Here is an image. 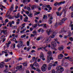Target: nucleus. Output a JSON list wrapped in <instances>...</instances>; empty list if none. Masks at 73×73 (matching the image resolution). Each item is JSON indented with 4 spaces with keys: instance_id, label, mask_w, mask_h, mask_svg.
Returning a JSON list of instances; mask_svg holds the SVG:
<instances>
[{
    "instance_id": "9b49d317",
    "label": "nucleus",
    "mask_w": 73,
    "mask_h": 73,
    "mask_svg": "<svg viewBox=\"0 0 73 73\" xmlns=\"http://www.w3.org/2000/svg\"><path fill=\"white\" fill-rule=\"evenodd\" d=\"M47 54L48 55V56H52L53 55V54H52V52L49 51H48L47 53Z\"/></svg>"
},
{
    "instance_id": "dca6fc26",
    "label": "nucleus",
    "mask_w": 73,
    "mask_h": 73,
    "mask_svg": "<svg viewBox=\"0 0 73 73\" xmlns=\"http://www.w3.org/2000/svg\"><path fill=\"white\" fill-rule=\"evenodd\" d=\"M58 50H63V49H64L63 46H61L58 47Z\"/></svg>"
},
{
    "instance_id": "20e7f679",
    "label": "nucleus",
    "mask_w": 73,
    "mask_h": 73,
    "mask_svg": "<svg viewBox=\"0 0 73 73\" xmlns=\"http://www.w3.org/2000/svg\"><path fill=\"white\" fill-rule=\"evenodd\" d=\"M66 18H63L62 21H60L58 23V24L59 25H61L63 23H64L65 21H66Z\"/></svg>"
},
{
    "instance_id": "864d4df0",
    "label": "nucleus",
    "mask_w": 73,
    "mask_h": 73,
    "mask_svg": "<svg viewBox=\"0 0 73 73\" xmlns=\"http://www.w3.org/2000/svg\"><path fill=\"white\" fill-rule=\"evenodd\" d=\"M26 13H27V15L29 14V12L28 11H26L25 12Z\"/></svg>"
},
{
    "instance_id": "de8ad7c7",
    "label": "nucleus",
    "mask_w": 73,
    "mask_h": 73,
    "mask_svg": "<svg viewBox=\"0 0 73 73\" xmlns=\"http://www.w3.org/2000/svg\"><path fill=\"white\" fill-rule=\"evenodd\" d=\"M6 45H7V48H9V44L8 43H6Z\"/></svg>"
},
{
    "instance_id": "b1692460",
    "label": "nucleus",
    "mask_w": 73,
    "mask_h": 73,
    "mask_svg": "<svg viewBox=\"0 0 73 73\" xmlns=\"http://www.w3.org/2000/svg\"><path fill=\"white\" fill-rule=\"evenodd\" d=\"M48 66L52 68V67L53 66V63H49L48 64Z\"/></svg>"
},
{
    "instance_id": "338daca9",
    "label": "nucleus",
    "mask_w": 73,
    "mask_h": 73,
    "mask_svg": "<svg viewBox=\"0 0 73 73\" xmlns=\"http://www.w3.org/2000/svg\"><path fill=\"white\" fill-rule=\"evenodd\" d=\"M49 18L50 20H52L53 19V17H52L50 16Z\"/></svg>"
},
{
    "instance_id": "052dcab7",
    "label": "nucleus",
    "mask_w": 73,
    "mask_h": 73,
    "mask_svg": "<svg viewBox=\"0 0 73 73\" xmlns=\"http://www.w3.org/2000/svg\"><path fill=\"white\" fill-rule=\"evenodd\" d=\"M69 60L70 61H72V58H69Z\"/></svg>"
},
{
    "instance_id": "ea45409f",
    "label": "nucleus",
    "mask_w": 73,
    "mask_h": 73,
    "mask_svg": "<svg viewBox=\"0 0 73 73\" xmlns=\"http://www.w3.org/2000/svg\"><path fill=\"white\" fill-rule=\"evenodd\" d=\"M51 67H49V66H48V70H50L51 69Z\"/></svg>"
},
{
    "instance_id": "680f3d73",
    "label": "nucleus",
    "mask_w": 73,
    "mask_h": 73,
    "mask_svg": "<svg viewBox=\"0 0 73 73\" xmlns=\"http://www.w3.org/2000/svg\"><path fill=\"white\" fill-rule=\"evenodd\" d=\"M70 25H71V27H73V25L72 24V22H70Z\"/></svg>"
},
{
    "instance_id": "13d9d810",
    "label": "nucleus",
    "mask_w": 73,
    "mask_h": 73,
    "mask_svg": "<svg viewBox=\"0 0 73 73\" xmlns=\"http://www.w3.org/2000/svg\"><path fill=\"white\" fill-rule=\"evenodd\" d=\"M30 31H33V28L31 27L30 28Z\"/></svg>"
},
{
    "instance_id": "bb28decb",
    "label": "nucleus",
    "mask_w": 73,
    "mask_h": 73,
    "mask_svg": "<svg viewBox=\"0 0 73 73\" xmlns=\"http://www.w3.org/2000/svg\"><path fill=\"white\" fill-rule=\"evenodd\" d=\"M21 2L23 3H26L27 1V0H21Z\"/></svg>"
},
{
    "instance_id": "4c0bfd02",
    "label": "nucleus",
    "mask_w": 73,
    "mask_h": 73,
    "mask_svg": "<svg viewBox=\"0 0 73 73\" xmlns=\"http://www.w3.org/2000/svg\"><path fill=\"white\" fill-rule=\"evenodd\" d=\"M1 39H3L4 38H5V36L4 35H2L1 37Z\"/></svg>"
},
{
    "instance_id": "bf43d9fd",
    "label": "nucleus",
    "mask_w": 73,
    "mask_h": 73,
    "mask_svg": "<svg viewBox=\"0 0 73 73\" xmlns=\"http://www.w3.org/2000/svg\"><path fill=\"white\" fill-rule=\"evenodd\" d=\"M30 37H35V35L31 34Z\"/></svg>"
},
{
    "instance_id": "c85d7f7f",
    "label": "nucleus",
    "mask_w": 73,
    "mask_h": 73,
    "mask_svg": "<svg viewBox=\"0 0 73 73\" xmlns=\"http://www.w3.org/2000/svg\"><path fill=\"white\" fill-rule=\"evenodd\" d=\"M23 66H27V63H24L23 64Z\"/></svg>"
},
{
    "instance_id": "a19ab883",
    "label": "nucleus",
    "mask_w": 73,
    "mask_h": 73,
    "mask_svg": "<svg viewBox=\"0 0 73 73\" xmlns=\"http://www.w3.org/2000/svg\"><path fill=\"white\" fill-rule=\"evenodd\" d=\"M43 49H44V50H45L46 52H48V50L46 49V48H45L44 47H43Z\"/></svg>"
},
{
    "instance_id": "6ab92c4d",
    "label": "nucleus",
    "mask_w": 73,
    "mask_h": 73,
    "mask_svg": "<svg viewBox=\"0 0 73 73\" xmlns=\"http://www.w3.org/2000/svg\"><path fill=\"white\" fill-rule=\"evenodd\" d=\"M37 7V6L36 5H34L33 6H32L31 7V9H32V10H33L35 8H36Z\"/></svg>"
},
{
    "instance_id": "393cba45",
    "label": "nucleus",
    "mask_w": 73,
    "mask_h": 73,
    "mask_svg": "<svg viewBox=\"0 0 73 73\" xmlns=\"http://www.w3.org/2000/svg\"><path fill=\"white\" fill-rule=\"evenodd\" d=\"M52 23V20L49 19L48 21V23L50 24H51Z\"/></svg>"
},
{
    "instance_id": "4be33fe9",
    "label": "nucleus",
    "mask_w": 73,
    "mask_h": 73,
    "mask_svg": "<svg viewBox=\"0 0 73 73\" xmlns=\"http://www.w3.org/2000/svg\"><path fill=\"white\" fill-rule=\"evenodd\" d=\"M33 14L32 13H30L28 15V16L30 17V18H31V17H33Z\"/></svg>"
},
{
    "instance_id": "5fc2aeb1",
    "label": "nucleus",
    "mask_w": 73,
    "mask_h": 73,
    "mask_svg": "<svg viewBox=\"0 0 73 73\" xmlns=\"http://www.w3.org/2000/svg\"><path fill=\"white\" fill-rule=\"evenodd\" d=\"M56 72L55 71V70H53L52 71V73H55Z\"/></svg>"
},
{
    "instance_id": "603ef678",
    "label": "nucleus",
    "mask_w": 73,
    "mask_h": 73,
    "mask_svg": "<svg viewBox=\"0 0 73 73\" xmlns=\"http://www.w3.org/2000/svg\"><path fill=\"white\" fill-rule=\"evenodd\" d=\"M40 38H41L40 37H38L37 39H36V40H38V41L39 40H40Z\"/></svg>"
},
{
    "instance_id": "f03ea898",
    "label": "nucleus",
    "mask_w": 73,
    "mask_h": 73,
    "mask_svg": "<svg viewBox=\"0 0 73 73\" xmlns=\"http://www.w3.org/2000/svg\"><path fill=\"white\" fill-rule=\"evenodd\" d=\"M41 70L43 72L46 71L47 69V65L46 64H44L41 67Z\"/></svg>"
},
{
    "instance_id": "5701e85b",
    "label": "nucleus",
    "mask_w": 73,
    "mask_h": 73,
    "mask_svg": "<svg viewBox=\"0 0 73 73\" xmlns=\"http://www.w3.org/2000/svg\"><path fill=\"white\" fill-rule=\"evenodd\" d=\"M52 31H51V29H50L49 31H47V33L48 36H49L50 35V32H51Z\"/></svg>"
},
{
    "instance_id": "9d476101",
    "label": "nucleus",
    "mask_w": 73,
    "mask_h": 73,
    "mask_svg": "<svg viewBox=\"0 0 73 73\" xmlns=\"http://www.w3.org/2000/svg\"><path fill=\"white\" fill-rule=\"evenodd\" d=\"M13 5H11V8L8 10V12H12V11L13 10Z\"/></svg>"
},
{
    "instance_id": "ddd939ff",
    "label": "nucleus",
    "mask_w": 73,
    "mask_h": 73,
    "mask_svg": "<svg viewBox=\"0 0 73 73\" xmlns=\"http://www.w3.org/2000/svg\"><path fill=\"white\" fill-rule=\"evenodd\" d=\"M4 63L3 62H2L0 64V68H3L4 67Z\"/></svg>"
},
{
    "instance_id": "412c9836",
    "label": "nucleus",
    "mask_w": 73,
    "mask_h": 73,
    "mask_svg": "<svg viewBox=\"0 0 73 73\" xmlns=\"http://www.w3.org/2000/svg\"><path fill=\"white\" fill-rule=\"evenodd\" d=\"M57 61H56L54 62V63L53 64L52 66H56V65H57Z\"/></svg>"
},
{
    "instance_id": "39448f33",
    "label": "nucleus",
    "mask_w": 73,
    "mask_h": 73,
    "mask_svg": "<svg viewBox=\"0 0 73 73\" xmlns=\"http://www.w3.org/2000/svg\"><path fill=\"white\" fill-rule=\"evenodd\" d=\"M19 42L21 43L20 44H17V46L18 47V48H21L23 46V42L22 41H20Z\"/></svg>"
},
{
    "instance_id": "a878e982",
    "label": "nucleus",
    "mask_w": 73,
    "mask_h": 73,
    "mask_svg": "<svg viewBox=\"0 0 73 73\" xmlns=\"http://www.w3.org/2000/svg\"><path fill=\"white\" fill-rule=\"evenodd\" d=\"M65 1H61L59 2V3L60 4V5H61V4H65Z\"/></svg>"
},
{
    "instance_id": "473e14b6",
    "label": "nucleus",
    "mask_w": 73,
    "mask_h": 73,
    "mask_svg": "<svg viewBox=\"0 0 73 73\" xmlns=\"http://www.w3.org/2000/svg\"><path fill=\"white\" fill-rule=\"evenodd\" d=\"M33 66H34V65L33 64H31L30 65V66L31 67V68L32 69H33V68H35L34 67H33Z\"/></svg>"
},
{
    "instance_id": "f257e3e1",
    "label": "nucleus",
    "mask_w": 73,
    "mask_h": 73,
    "mask_svg": "<svg viewBox=\"0 0 73 73\" xmlns=\"http://www.w3.org/2000/svg\"><path fill=\"white\" fill-rule=\"evenodd\" d=\"M57 69L58 70L56 71V73H62V72L64 70V68L60 66H57Z\"/></svg>"
},
{
    "instance_id": "e2e57ef3",
    "label": "nucleus",
    "mask_w": 73,
    "mask_h": 73,
    "mask_svg": "<svg viewBox=\"0 0 73 73\" xmlns=\"http://www.w3.org/2000/svg\"><path fill=\"white\" fill-rule=\"evenodd\" d=\"M61 7H60L59 8L58 10V11H60V10H61Z\"/></svg>"
},
{
    "instance_id": "6e6552de",
    "label": "nucleus",
    "mask_w": 73,
    "mask_h": 73,
    "mask_svg": "<svg viewBox=\"0 0 73 73\" xmlns=\"http://www.w3.org/2000/svg\"><path fill=\"white\" fill-rule=\"evenodd\" d=\"M33 68L34 70H35L37 72H38V73H40V72H41V70H40V68H36L35 67H33Z\"/></svg>"
},
{
    "instance_id": "7c9ffc66",
    "label": "nucleus",
    "mask_w": 73,
    "mask_h": 73,
    "mask_svg": "<svg viewBox=\"0 0 73 73\" xmlns=\"http://www.w3.org/2000/svg\"><path fill=\"white\" fill-rule=\"evenodd\" d=\"M26 36V35L24 34L23 35H22L21 36V38H24L25 37V36Z\"/></svg>"
},
{
    "instance_id": "cd10ccee",
    "label": "nucleus",
    "mask_w": 73,
    "mask_h": 73,
    "mask_svg": "<svg viewBox=\"0 0 73 73\" xmlns=\"http://www.w3.org/2000/svg\"><path fill=\"white\" fill-rule=\"evenodd\" d=\"M50 39L49 38H47L46 39V41L47 42H49V41H50Z\"/></svg>"
},
{
    "instance_id": "09e8293b",
    "label": "nucleus",
    "mask_w": 73,
    "mask_h": 73,
    "mask_svg": "<svg viewBox=\"0 0 73 73\" xmlns=\"http://www.w3.org/2000/svg\"><path fill=\"white\" fill-rule=\"evenodd\" d=\"M46 17H47V16H46L45 15H44L43 18L44 19H45L46 18Z\"/></svg>"
},
{
    "instance_id": "a211bd4d",
    "label": "nucleus",
    "mask_w": 73,
    "mask_h": 73,
    "mask_svg": "<svg viewBox=\"0 0 73 73\" xmlns=\"http://www.w3.org/2000/svg\"><path fill=\"white\" fill-rule=\"evenodd\" d=\"M63 11L64 12V14H66V11H67V10H66V7H64L63 9Z\"/></svg>"
},
{
    "instance_id": "f3484780",
    "label": "nucleus",
    "mask_w": 73,
    "mask_h": 73,
    "mask_svg": "<svg viewBox=\"0 0 73 73\" xmlns=\"http://www.w3.org/2000/svg\"><path fill=\"white\" fill-rule=\"evenodd\" d=\"M47 58H48L50 60H53V57H52V56H47Z\"/></svg>"
},
{
    "instance_id": "2eb2a0df",
    "label": "nucleus",
    "mask_w": 73,
    "mask_h": 73,
    "mask_svg": "<svg viewBox=\"0 0 73 73\" xmlns=\"http://www.w3.org/2000/svg\"><path fill=\"white\" fill-rule=\"evenodd\" d=\"M57 5H60V3L55 2V3L54 4V6H55V7L57 6Z\"/></svg>"
},
{
    "instance_id": "4468645a",
    "label": "nucleus",
    "mask_w": 73,
    "mask_h": 73,
    "mask_svg": "<svg viewBox=\"0 0 73 73\" xmlns=\"http://www.w3.org/2000/svg\"><path fill=\"white\" fill-rule=\"evenodd\" d=\"M66 32V31H65L64 28H63L62 29L61 31L59 32V33H65Z\"/></svg>"
},
{
    "instance_id": "1a4fd4ad",
    "label": "nucleus",
    "mask_w": 73,
    "mask_h": 73,
    "mask_svg": "<svg viewBox=\"0 0 73 73\" xmlns=\"http://www.w3.org/2000/svg\"><path fill=\"white\" fill-rule=\"evenodd\" d=\"M16 69H18L19 70H21L22 69V66L21 65L20 66H17L16 67Z\"/></svg>"
},
{
    "instance_id": "a18cd8bd",
    "label": "nucleus",
    "mask_w": 73,
    "mask_h": 73,
    "mask_svg": "<svg viewBox=\"0 0 73 73\" xmlns=\"http://www.w3.org/2000/svg\"><path fill=\"white\" fill-rule=\"evenodd\" d=\"M70 40L71 41H73V38L72 37H70Z\"/></svg>"
},
{
    "instance_id": "0eeeda50",
    "label": "nucleus",
    "mask_w": 73,
    "mask_h": 73,
    "mask_svg": "<svg viewBox=\"0 0 73 73\" xmlns=\"http://www.w3.org/2000/svg\"><path fill=\"white\" fill-rule=\"evenodd\" d=\"M33 65L36 67V68H37L39 67V64H38L37 63H36V62H35L33 64Z\"/></svg>"
},
{
    "instance_id": "58836bf2",
    "label": "nucleus",
    "mask_w": 73,
    "mask_h": 73,
    "mask_svg": "<svg viewBox=\"0 0 73 73\" xmlns=\"http://www.w3.org/2000/svg\"><path fill=\"white\" fill-rule=\"evenodd\" d=\"M27 9L28 10V11H29L31 10V8H30V7H27Z\"/></svg>"
},
{
    "instance_id": "7ed1b4c3",
    "label": "nucleus",
    "mask_w": 73,
    "mask_h": 73,
    "mask_svg": "<svg viewBox=\"0 0 73 73\" xmlns=\"http://www.w3.org/2000/svg\"><path fill=\"white\" fill-rule=\"evenodd\" d=\"M51 44V48L52 49H54L57 46L56 43L55 42H52Z\"/></svg>"
},
{
    "instance_id": "f8f14e48",
    "label": "nucleus",
    "mask_w": 73,
    "mask_h": 73,
    "mask_svg": "<svg viewBox=\"0 0 73 73\" xmlns=\"http://www.w3.org/2000/svg\"><path fill=\"white\" fill-rule=\"evenodd\" d=\"M63 55L62 54H60L58 56V59H62V58H63Z\"/></svg>"
},
{
    "instance_id": "0e129e2a",
    "label": "nucleus",
    "mask_w": 73,
    "mask_h": 73,
    "mask_svg": "<svg viewBox=\"0 0 73 73\" xmlns=\"http://www.w3.org/2000/svg\"><path fill=\"white\" fill-rule=\"evenodd\" d=\"M33 33H35V34H36V31H34L33 32Z\"/></svg>"
},
{
    "instance_id": "69168bd1",
    "label": "nucleus",
    "mask_w": 73,
    "mask_h": 73,
    "mask_svg": "<svg viewBox=\"0 0 73 73\" xmlns=\"http://www.w3.org/2000/svg\"><path fill=\"white\" fill-rule=\"evenodd\" d=\"M23 60V58L21 57H20L19 58V61H20V60Z\"/></svg>"
},
{
    "instance_id": "c9c22d12",
    "label": "nucleus",
    "mask_w": 73,
    "mask_h": 73,
    "mask_svg": "<svg viewBox=\"0 0 73 73\" xmlns=\"http://www.w3.org/2000/svg\"><path fill=\"white\" fill-rule=\"evenodd\" d=\"M0 7H2V8H5V9H6V8L5 7V6H4L1 5H0Z\"/></svg>"
},
{
    "instance_id": "f704fd0d",
    "label": "nucleus",
    "mask_w": 73,
    "mask_h": 73,
    "mask_svg": "<svg viewBox=\"0 0 73 73\" xmlns=\"http://www.w3.org/2000/svg\"><path fill=\"white\" fill-rule=\"evenodd\" d=\"M3 32L2 31L1 29H0V36H1L2 35V33Z\"/></svg>"
},
{
    "instance_id": "2f4dec72",
    "label": "nucleus",
    "mask_w": 73,
    "mask_h": 73,
    "mask_svg": "<svg viewBox=\"0 0 73 73\" xmlns=\"http://www.w3.org/2000/svg\"><path fill=\"white\" fill-rule=\"evenodd\" d=\"M3 72H5V73H7L8 72V70L7 69H6L3 71Z\"/></svg>"
},
{
    "instance_id": "3c124183",
    "label": "nucleus",
    "mask_w": 73,
    "mask_h": 73,
    "mask_svg": "<svg viewBox=\"0 0 73 73\" xmlns=\"http://www.w3.org/2000/svg\"><path fill=\"white\" fill-rule=\"evenodd\" d=\"M37 24H35L34 25V26L33 27L34 28H36L37 27Z\"/></svg>"
},
{
    "instance_id": "72a5a7b5",
    "label": "nucleus",
    "mask_w": 73,
    "mask_h": 73,
    "mask_svg": "<svg viewBox=\"0 0 73 73\" xmlns=\"http://www.w3.org/2000/svg\"><path fill=\"white\" fill-rule=\"evenodd\" d=\"M50 60H49V58H47V62L48 63H49L50 62Z\"/></svg>"
},
{
    "instance_id": "4d7b16f0",
    "label": "nucleus",
    "mask_w": 73,
    "mask_h": 73,
    "mask_svg": "<svg viewBox=\"0 0 73 73\" xmlns=\"http://www.w3.org/2000/svg\"><path fill=\"white\" fill-rule=\"evenodd\" d=\"M52 53L53 54H54V53H55V54H56V53H57V52H55V51H52Z\"/></svg>"
},
{
    "instance_id": "c756f323",
    "label": "nucleus",
    "mask_w": 73,
    "mask_h": 73,
    "mask_svg": "<svg viewBox=\"0 0 73 73\" xmlns=\"http://www.w3.org/2000/svg\"><path fill=\"white\" fill-rule=\"evenodd\" d=\"M11 60L10 59H5V62H8V61H9V60Z\"/></svg>"
},
{
    "instance_id": "79ce46f5",
    "label": "nucleus",
    "mask_w": 73,
    "mask_h": 73,
    "mask_svg": "<svg viewBox=\"0 0 73 73\" xmlns=\"http://www.w3.org/2000/svg\"><path fill=\"white\" fill-rule=\"evenodd\" d=\"M51 38H54V35H51Z\"/></svg>"
},
{
    "instance_id": "6e6d98bb",
    "label": "nucleus",
    "mask_w": 73,
    "mask_h": 73,
    "mask_svg": "<svg viewBox=\"0 0 73 73\" xmlns=\"http://www.w3.org/2000/svg\"><path fill=\"white\" fill-rule=\"evenodd\" d=\"M43 25H44L43 27H44L45 28H46V24H44Z\"/></svg>"
},
{
    "instance_id": "423d86ee",
    "label": "nucleus",
    "mask_w": 73,
    "mask_h": 73,
    "mask_svg": "<svg viewBox=\"0 0 73 73\" xmlns=\"http://www.w3.org/2000/svg\"><path fill=\"white\" fill-rule=\"evenodd\" d=\"M40 57L41 59H42L43 61H44L45 60V58H44V56L43 54H40Z\"/></svg>"
},
{
    "instance_id": "49530a36",
    "label": "nucleus",
    "mask_w": 73,
    "mask_h": 73,
    "mask_svg": "<svg viewBox=\"0 0 73 73\" xmlns=\"http://www.w3.org/2000/svg\"><path fill=\"white\" fill-rule=\"evenodd\" d=\"M24 31H25V30H23L22 31H21L20 33H23V32H24Z\"/></svg>"
},
{
    "instance_id": "aec40b11",
    "label": "nucleus",
    "mask_w": 73,
    "mask_h": 73,
    "mask_svg": "<svg viewBox=\"0 0 73 73\" xmlns=\"http://www.w3.org/2000/svg\"><path fill=\"white\" fill-rule=\"evenodd\" d=\"M7 31V30H5V31L3 30H2V32H3V33H4V35H7V33L6 32H6Z\"/></svg>"
},
{
    "instance_id": "8fccbe9b",
    "label": "nucleus",
    "mask_w": 73,
    "mask_h": 73,
    "mask_svg": "<svg viewBox=\"0 0 73 73\" xmlns=\"http://www.w3.org/2000/svg\"><path fill=\"white\" fill-rule=\"evenodd\" d=\"M46 6L47 8H49L50 7V5H46Z\"/></svg>"
},
{
    "instance_id": "e433bc0d",
    "label": "nucleus",
    "mask_w": 73,
    "mask_h": 73,
    "mask_svg": "<svg viewBox=\"0 0 73 73\" xmlns=\"http://www.w3.org/2000/svg\"><path fill=\"white\" fill-rule=\"evenodd\" d=\"M29 41H27V46H29Z\"/></svg>"
},
{
    "instance_id": "c03bdc74",
    "label": "nucleus",
    "mask_w": 73,
    "mask_h": 73,
    "mask_svg": "<svg viewBox=\"0 0 73 73\" xmlns=\"http://www.w3.org/2000/svg\"><path fill=\"white\" fill-rule=\"evenodd\" d=\"M56 13L57 16H60V13H59V12H56Z\"/></svg>"
},
{
    "instance_id": "37998d69",
    "label": "nucleus",
    "mask_w": 73,
    "mask_h": 73,
    "mask_svg": "<svg viewBox=\"0 0 73 73\" xmlns=\"http://www.w3.org/2000/svg\"><path fill=\"white\" fill-rule=\"evenodd\" d=\"M8 21H9L8 20V19H6L5 21V23H8Z\"/></svg>"
},
{
    "instance_id": "774afa93",
    "label": "nucleus",
    "mask_w": 73,
    "mask_h": 73,
    "mask_svg": "<svg viewBox=\"0 0 73 73\" xmlns=\"http://www.w3.org/2000/svg\"><path fill=\"white\" fill-rule=\"evenodd\" d=\"M71 17H73V12L72 13Z\"/></svg>"
}]
</instances>
